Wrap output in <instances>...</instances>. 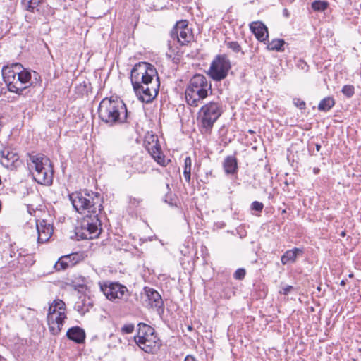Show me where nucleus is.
I'll return each mask as SVG.
<instances>
[{
  "label": "nucleus",
  "mask_w": 361,
  "mask_h": 361,
  "mask_svg": "<svg viewBox=\"0 0 361 361\" xmlns=\"http://www.w3.org/2000/svg\"><path fill=\"white\" fill-rule=\"evenodd\" d=\"M130 80L135 94L142 102L149 103L158 94L159 78L153 65L147 62L136 63L131 70Z\"/></svg>",
  "instance_id": "nucleus-1"
},
{
  "label": "nucleus",
  "mask_w": 361,
  "mask_h": 361,
  "mask_svg": "<svg viewBox=\"0 0 361 361\" xmlns=\"http://www.w3.org/2000/svg\"><path fill=\"white\" fill-rule=\"evenodd\" d=\"M1 73L8 90L19 95L31 86L40 85L42 82L37 72L25 68L19 63L4 66Z\"/></svg>",
  "instance_id": "nucleus-2"
},
{
  "label": "nucleus",
  "mask_w": 361,
  "mask_h": 361,
  "mask_svg": "<svg viewBox=\"0 0 361 361\" xmlns=\"http://www.w3.org/2000/svg\"><path fill=\"white\" fill-rule=\"evenodd\" d=\"M98 116L110 127L130 123L127 106L118 97L104 98L99 104Z\"/></svg>",
  "instance_id": "nucleus-3"
},
{
  "label": "nucleus",
  "mask_w": 361,
  "mask_h": 361,
  "mask_svg": "<svg viewBox=\"0 0 361 361\" xmlns=\"http://www.w3.org/2000/svg\"><path fill=\"white\" fill-rule=\"evenodd\" d=\"M28 167L35 180L44 185L52 183L54 170L50 159L43 154H29Z\"/></svg>",
  "instance_id": "nucleus-4"
},
{
  "label": "nucleus",
  "mask_w": 361,
  "mask_h": 361,
  "mask_svg": "<svg viewBox=\"0 0 361 361\" xmlns=\"http://www.w3.org/2000/svg\"><path fill=\"white\" fill-rule=\"evenodd\" d=\"M212 91V85L207 78L202 74L193 75L185 89V99L192 106H197L199 103L208 96V92Z\"/></svg>",
  "instance_id": "nucleus-5"
},
{
  "label": "nucleus",
  "mask_w": 361,
  "mask_h": 361,
  "mask_svg": "<svg viewBox=\"0 0 361 361\" xmlns=\"http://www.w3.org/2000/svg\"><path fill=\"white\" fill-rule=\"evenodd\" d=\"M134 340L136 344L147 353H156L161 345V341L154 329L142 322L137 324V332Z\"/></svg>",
  "instance_id": "nucleus-6"
},
{
  "label": "nucleus",
  "mask_w": 361,
  "mask_h": 361,
  "mask_svg": "<svg viewBox=\"0 0 361 361\" xmlns=\"http://www.w3.org/2000/svg\"><path fill=\"white\" fill-rule=\"evenodd\" d=\"M101 225L97 214L86 215L82 219L80 226L75 228L74 235H70L69 238L77 240L93 239L98 237L101 233Z\"/></svg>",
  "instance_id": "nucleus-7"
},
{
  "label": "nucleus",
  "mask_w": 361,
  "mask_h": 361,
  "mask_svg": "<svg viewBox=\"0 0 361 361\" xmlns=\"http://www.w3.org/2000/svg\"><path fill=\"white\" fill-rule=\"evenodd\" d=\"M222 113V105L220 102L213 101L203 105L198 112L197 117L202 131L205 133H210Z\"/></svg>",
  "instance_id": "nucleus-8"
},
{
  "label": "nucleus",
  "mask_w": 361,
  "mask_h": 361,
  "mask_svg": "<svg viewBox=\"0 0 361 361\" xmlns=\"http://www.w3.org/2000/svg\"><path fill=\"white\" fill-rule=\"evenodd\" d=\"M66 319V303L61 300H54L49 307L47 322L52 334H58Z\"/></svg>",
  "instance_id": "nucleus-9"
},
{
  "label": "nucleus",
  "mask_w": 361,
  "mask_h": 361,
  "mask_svg": "<svg viewBox=\"0 0 361 361\" xmlns=\"http://www.w3.org/2000/svg\"><path fill=\"white\" fill-rule=\"evenodd\" d=\"M231 68V64L228 56L219 54L212 60L207 74L214 81H221L227 77Z\"/></svg>",
  "instance_id": "nucleus-10"
},
{
  "label": "nucleus",
  "mask_w": 361,
  "mask_h": 361,
  "mask_svg": "<svg viewBox=\"0 0 361 361\" xmlns=\"http://www.w3.org/2000/svg\"><path fill=\"white\" fill-rule=\"evenodd\" d=\"M99 287L101 291L104 294L106 298L111 301L126 299L128 296V290L127 288L118 283H99Z\"/></svg>",
  "instance_id": "nucleus-11"
},
{
  "label": "nucleus",
  "mask_w": 361,
  "mask_h": 361,
  "mask_svg": "<svg viewBox=\"0 0 361 361\" xmlns=\"http://www.w3.org/2000/svg\"><path fill=\"white\" fill-rule=\"evenodd\" d=\"M86 195H88L87 193L84 194L82 192H73L71 195L69 194V201L71 202L74 209L78 213H82L85 210H87L88 212L95 213V202L87 198Z\"/></svg>",
  "instance_id": "nucleus-12"
},
{
  "label": "nucleus",
  "mask_w": 361,
  "mask_h": 361,
  "mask_svg": "<svg viewBox=\"0 0 361 361\" xmlns=\"http://www.w3.org/2000/svg\"><path fill=\"white\" fill-rule=\"evenodd\" d=\"M145 147L152 157L160 165L166 166V160L162 153L158 137L151 135L145 137L144 141Z\"/></svg>",
  "instance_id": "nucleus-13"
},
{
  "label": "nucleus",
  "mask_w": 361,
  "mask_h": 361,
  "mask_svg": "<svg viewBox=\"0 0 361 361\" xmlns=\"http://www.w3.org/2000/svg\"><path fill=\"white\" fill-rule=\"evenodd\" d=\"M171 37L176 39L180 45H185L190 42L192 37V32L188 27V23L186 20L177 22L171 31Z\"/></svg>",
  "instance_id": "nucleus-14"
},
{
  "label": "nucleus",
  "mask_w": 361,
  "mask_h": 361,
  "mask_svg": "<svg viewBox=\"0 0 361 361\" xmlns=\"http://www.w3.org/2000/svg\"><path fill=\"white\" fill-rule=\"evenodd\" d=\"M147 307L156 309L159 314L164 310V304L161 295L154 288L145 286L143 288Z\"/></svg>",
  "instance_id": "nucleus-15"
},
{
  "label": "nucleus",
  "mask_w": 361,
  "mask_h": 361,
  "mask_svg": "<svg viewBox=\"0 0 361 361\" xmlns=\"http://www.w3.org/2000/svg\"><path fill=\"white\" fill-rule=\"evenodd\" d=\"M18 160V154L12 152L9 148L3 147L0 149V163L5 168L12 169L16 166Z\"/></svg>",
  "instance_id": "nucleus-16"
},
{
  "label": "nucleus",
  "mask_w": 361,
  "mask_h": 361,
  "mask_svg": "<svg viewBox=\"0 0 361 361\" xmlns=\"http://www.w3.org/2000/svg\"><path fill=\"white\" fill-rule=\"evenodd\" d=\"M36 226L38 233V243H44L47 242L53 234V226L46 220L42 219L37 221Z\"/></svg>",
  "instance_id": "nucleus-17"
},
{
  "label": "nucleus",
  "mask_w": 361,
  "mask_h": 361,
  "mask_svg": "<svg viewBox=\"0 0 361 361\" xmlns=\"http://www.w3.org/2000/svg\"><path fill=\"white\" fill-rule=\"evenodd\" d=\"M76 296L78 300L75 302L74 309L81 315H84L93 306V300L90 297L87 296L85 293L73 295Z\"/></svg>",
  "instance_id": "nucleus-18"
},
{
  "label": "nucleus",
  "mask_w": 361,
  "mask_h": 361,
  "mask_svg": "<svg viewBox=\"0 0 361 361\" xmlns=\"http://www.w3.org/2000/svg\"><path fill=\"white\" fill-rule=\"evenodd\" d=\"M250 29L259 41L266 43L269 34L268 29L263 23L260 21L252 22L250 24Z\"/></svg>",
  "instance_id": "nucleus-19"
},
{
  "label": "nucleus",
  "mask_w": 361,
  "mask_h": 361,
  "mask_svg": "<svg viewBox=\"0 0 361 361\" xmlns=\"http://www.w3.org/2000/svg\"><path fill=\"white\" fill-rule=\"evenodd\" d=\"M69 286L72 288L71 290L69 289L71 295L85 293L87 290L86 279L82 276L75 277L74 279L71 280Z\"/></svg>",
  "instance_id": "nucleus-20"
},
{
  "label": "nucleus",
  "mask_w": 361,
  "mask_h": 361,
  "mask_svg": "<svg viewBox=\"0 0 361 361\" xmlns=\"http://www.w3.org/2000/svg\"><path fill=\"white\" fill-rule=\"evenodd\" d=\"M86 334L83 329L80 326L69 328V340L78 344L85 343Z\"/></svg>",
  "instance_id": "nucleus-21"
},
{
  "label": "nucleus",
  "mask_w": 361,
  "mask_h": 361,
  "mask_svg": "<svg viewBox=\"0 0 361 361\" xmlns=\"http://www.w3.org/2000/svg\"><path fill=\"white\" fill-rule=\"evenodd\" d=\"M224 169L226 174H235L238 171V161L234 156H228L225 158Z\"/></svg>",
  "instance_id": "nucleus-22"
},
{
  "label": "nucleus",
  "mask_w": 361,
  "mask_h": 361,
  "mask_svg": "<svg viewBox=\"0 0 361 361\" xmlns=\"http://www.w3.org/2000/svg\"><path fill=\"white\" fill-rule=\"evenodd\" d=\"M43 0H23L22 4L25 9L30 12L35 13L39 11V7Z\"/></svg>",
  "instance_id": "nucleus-23"
},
{
  "label": "nucleus",
  "mask_w": 361,
  "mask_h": 361,
  "mask_svg": "<svg viewBox=\"0 0 361 361\" xmlns=\"http://www.w3.org/2000/svg\"><path fill=\"white\" fill-rule=\"evenodd\" d=\"M335 105V100L332 97H327L320 101L318 109L320 111H329Z\"/></svg>",
  "instance_id": "nucleus-24"
},
{
  "label": "nucleus",
  "mask_w": 361,
  "mask_h": 361,
  "mask_svg": "<svg viewBox=\"0 0 361 361\" xmlns=\"http://www.w3.org/2000/svg\"><path fill=\"white\" fill-rule=\"evenodd\" d=\"M301 252L302 250H288L281 257L282 264H286L288 262H295L298 254Z\"/></svg>",
  "instance_id": "nucleus-25"
},
{
  "label": "nucleus",
  "mask_w": 361,
  "mask_h": 361,
  "mask_svg": "<svg viewBox=\"0 0 361 361\" xmlns=\"http://www.w3.org/2000/svg\"><path fill=\"white\" fill-rule=\"evenodd\" d=\"M285 41L281 39H274L267 44V48L270 51H283Z\"/></svg>",
  "instance_id": "nucleus-26"
},
{
  "label": "nucleus",
  "mask_w": 361,
  "mask_h": 361,
  "mask_svg": "<svg viewBox=\"0 0 361 361\" xmlns=\"http://www.w3.org/2000/svg\"><path fill=\"white\" fill-rule=\"evenodd\" d=\"M167 192L164 197V201L165 203L169 204L170 206H176L178 202V197L176 194L171 192L169 184L167 183L166 185Z\"/></svg>",
  "instance_id": "nucleus-27"
},
{
  "label": "nucleus",
  "mask_w": 361,
  "mask_h": 361,
  "mask_svg": "<svg viewBox=\"0 0 361 361\" xmlns=\"http://www.w3.org/2000/svg\"><path fill=\"white\" fill-rule=\"evenodd\" d=\"M86 257L87 255L82 250L71 253L69 254V263H71V265L73 266L75 265L82 261Z\"/></svg>",
  "instance_id": "nucleus-28"
},
{
  "label": "nucleus",
  "mask_w": 361,
  "mask_h": 361,
  "mask_svg": "<svg viewBox=\"0 0 361 361\" xmlns=\"http://www.w3.org/2000/svg\"><path fill=\"white\" fill-rule=\"evenodd\" d=\"M192 160L190 157H186L184 160L183 176L187 183H190L191 177Z\"/></svg>",
  "instance_id": "nucleus-29"
},
{
  "label": "nucleus",
  "mask_w": 361,
  "mask_h": 361,
  "mask_svg": "<svg viewBox=\"0 0 361 361\" xmlns=\"http://www.w3.org/2000/svg\"><path fill=\"white\" fill-rule=\"evenodd\" d=\"M88 85H90V83L85 80L75 85V92L78 97L83 96L85 94L87 93Z\"/></svg>",
  "instance_id": "nucleus-30"
},
{
  "label": "nucleus",
  "mask_w": 361,
  "mask_h": 361,
  "mask_svg": "<svg viewBox=\"0 0 361 361\" xmlns=\"http://www.w3.org/2000/svg\"><path fill=\"white\" fill-rule=\"evenodd\" d=\"M329 7V3L326 1L317 0L312 3V8L314 11L322 12Z\"/></svg>",
  "instance_id": "nucleus-31"
},
{
  "label": "nucleus",
  "mask_w": 361,
  "mask_h": 361,
  "mask_svg": "<svg viewBox=\"0 0 361 361\" xmlns=\"http://www.w3.org/2000/svg\"><path fill=\"white\" fill-rule=\"evenodd\" d=\"M68 259V255L61 256L59 259V260L55 263L54 268L57 271H59L61 269H66L68 266V263L65 261V259Z\"/></svg>",
  "instance_id": "nucleus-32"
},
{
  "label": "nucleus",
  "mask_w": 361,
  "mask_h": 361,
  "mask_svg": "<svg viewBox=\"0 0 361 361\" xmlns=\"http://www.w3.org/2000/svg\"><path fill=\"white\" fill-rule=\"evenodd\" d=\"M228 48L231 49L235 53L240 52L242 55L245 54V52L242 50L240 45L236 41L228 42L226 43Z\"/></svg>",
  "instance_id": "nucleus-33"
},
{
  "label": "nucleus",
  "mask_w": 361,
  "mask_h": 361,
  "mask_svg": "<svg viewBox=\"0 0 361 361\" xmlns=\"http://www.w3.org/2000/svg\"><path fill=\"white\" fill-rule=\"evenodd\" d=\"M341 92L347 98H351L355 94V87L352 85H345L342 87Z\"/></svg>",
  "instance_id": "nucleus-34"
},
{
  "label": "nucleus",
  "mask_w": 361,
  "mask_h": 361,
  "mask_svg": "<svg viewBox=\"0 0 361 361\" xmlns=\"http://www.w3.org/2000/svg\"><path fill=\"white\" fill-rule=\"evenodd\" d=\"M141 202L142 199L140 198H137L132 196L128 197V204L132 208L137 207Z\"/></svg>",
  "instance_id": "nucleus-35"
},
{
  "label": "nucleus",
  "mask_w": 361,
  "mask_h": 361,
  "mask_svg": "<svg viewBox=\"0 0 361 361\" xmlns=\"http://www.w3.org/2000/svg\"><path fill=\"white\" fill-rule=\"evenodd\" d=\"M263 208H264L263 203L258 202V201H254L250 205L251 210L256 211L258 212H262Z\"/></svg>",
  "instance_id": "nucleus-36"
},
{
  "label": "nucleus",
  "mask_w": 361,
  "mask_h": 361,
  "mask_svg": "<svg viewBox=\"0 0 361 361\" xmlns=\"http://www.w3.org/2000/svg\"><path fill=\"white\" fill-rule=\"evenodd\" d=\"M245 269L240 268L235 271L233 276L235 279L242 280L245 278Z\"/></svg>",
  "instance_id": "nucleus-37"
},
{
  "label": "nucleus",
  "mask_w": 361,
  "mask_h": 361,
  "mask_svg": "<svg viewBox=\"0 0 361 361\" xmlns=\"http://www.w3.org/2000/svg\"><path fill=\"white\" fill-rule=\"evenodd\" d=\"M293 104L300 110H304L306 108V103L300 98H295L293 99Z\"/></svg>",
  "instance_id": "nucleus-38"
},
{
  "label": "nucleus",
  "mask_w": 361,
  "mask_h": 361,
  "mask_svg": "<svg viewBox=\"0 0 361 361\" xmlns=\"http://www.w3.org/2000/svg\"><path fill=\"white\" fill-rule=\"evenodd\" d=\"M135 326L133 324H127L123 325L121 328V332L123 334H131L133 332Z\"/></svg>",
  "instance_id": "nucleus-39"
},
{
  "label": "nucleus",
  "mask_w": 361,
  "mask_h": 361,
  "mask_svg": "<svg viewBox=\"0 0 361 361\" xmlns=\"http://www.w3.org/2000/svg\"><path fill=\"white\" fill-rule=\"evenodd\" d=\"M297 67L305 72H307L309 71L308 64L302 59H299L297 62Z\"/></svg>",
  "instance_id": "nucleus-40"
},
{
  "label": "nucleus",
  "mask_w": 361,
  "mask_h": 361,
  "mask_svg": "<svg viewBox=\"0 0 361 361\" xmlns=\"http://www.w3.org/2000/svg\"><path fill=\"white\" fill-rule=\"evenodd\" d=\"M78 116L75 117L74 122L76 124H80V126L83 125V114L80 111L77 110Z\"/></svg>",
  "instance_id": "nucleus-41"
},
{
  "label": "nucleus",
  "mask_w": 361,
  "mask_h": 361,
  "mask_svg": "<svg viewBox=\"0 0 361 361\" xmlns=\"http://www.w3.org/2000/svg\"><path fill=\"white\" fill-rule=\"evenodd\" d=\"M293 289H294L293 286H286V287L283 288L281 290L279 291V293L285 295H287Z\"/></svg>",
  "instance_id": "nucleus-42"
},
{
  "label": "nucleus",
  "mask_w": 361,
  "mask_h": 361,
  "mask_svg": "<svg viewBox=\"0 0 361 361\" xmlns=\"http://www.w3.org/2000/svg\"><path fill=\"white\" fill-rule=\"evenodd\" d=\"M6 90L5 89V87H3V84L1 82H0V97L4 94H6Z\"/></svg>",
  "instance_id": "nucleus-43"
},
{
  "label": "nucleus",
  "mask_w": 361,
  "mask_h": 361,
  "mask_svg": "<svg viewBox=\"0 0 361 361\" xmlns=\"http://www.w3.org/2000/svg\"><path fill=\"white\" fill-rule=\"evenodd\" d=\"M184 361H196V360L195 359L194 357H192V355H187L185 357V360Z\"/></svg>",
  "instance_id": "nucleus-44"
},
{
  "label": "nucleus",
  "mask_w": 361,
  "mask_h": 361,
  "mask_svg": "<svg viewBox=\"0 0 361 361\" xmlns=\"http://www.w3.org/2000/svg\"><path fill=\"white\" fill-rule=\"evenodd\" d=\"M283 15L286 17V18H288L290 16V13H289V11L287 8H284L283 10Z\"/></svg>",
  "instance_id": "nucleus-45"
},
{
  "label": "nucleus",
  "mask_w": 361,
  "mask_h": 361,
  "mask_svg": "<svg viewBox=\"0 0 361 361\" xmlns=\"http://www.w3.org/2000/svg\"><path fill=\"white\" fill-rule=\"evenodd\" d=\"M59 3H61V6H63V8H66V1L67 0H57Z\"/></svg>",
  "instance_id": "nucleus-46"
},
{
  "label": "nucleus",
  "mask_w": 361,
  "mask_h": 361,
  "mask_svg": "<svg viewBox=\"0 0 361 361\" xmlns=\"http://www.w3.org/2000/svg\"><path fill=\"white\" fill-rule=\"evenodd\" d=\"M319 171H320V170L319 168L315 167L313 169V173L314 174H318L319 173Z\"/></svg>",
  "instance_id": "nucleus-47"
},
{
  "label": "nucleus",
  "mask_w": 361,
  "mask_h": 361,
  "mask_svg": "<svg viewBox=\"0 0 361 361\" xmlns=\"http://www.w3.org/2000/svg\"><path fill=\"white\" fill-rule=\"evenodd\" d=\"M315 147H316V150L317 152H319L320 150V149H321V145L317 143V144L315 145Z\"/></svg>",
  "instance_id": "nucleus-48"
},
{
  "label": "nucleus",
  "mask_w": 361,
  "mask_h": 361,
  "mask_svg": "<svg viewBox=\"0 0 361 361\" xmlns=\"http://www.w3.org/2000/svg\"><path fill=\"white\" fill-rule=\"evenodd\" d=\"M186 251H188V250H181V254L183 255H184V256L187 255V252Z\"/></svg>",
  "instance_id": "nucleus-49"
},
{
  "label": "nucleus",
  "mask_w": 361,
  "mask_h": 361,
  "mask_svg": "<svg viewBox=\"0 0 361 361\" xmlns=\"http://www.w3.org/2000/svg\"><path fill=\"white\" fill-rule=\"evenodd\" d=\"M345 281L342 280V281H341V286H345Z\"/></svg>",
  "instance_id": "nucleus-50"
},
{
  "label": "nucleus",
  "mask_w": 361,
  "mask_h": 361,
  "mask_svg": "<svg viewBox=\"0 0 361 361\" xmlns=\"http://www.w3.org/2000/svg\"><path fill=\"white\" fill-rule=\"evenodd\" d=\"M248 133H249L250 134H253V133H255V131H254V130H248Z\"/></svg>",
  "instance_id": "nucleus-51"
},
{
  "label": "nucleus",
  "mask_w": 361,
  "mask_h": 361,
  "mask_svg": "<svg viewBox=\"0 0 361 361\" xmlns=\"http://www.w3.org/2000/svg\"><path fill=\"white\" fill-rule=\"evenodd\" d=\"M341 235L344 237L345 236V231H342L341 233Z\"/></svg>",
  "instance_id": "nucleus-52"
},
{
  "label": "nucleus",
  "mask_w": 361,
  "mask_h": 361,
  "mask_svg": "<svg viewBox=\"0 0 361 361\" xmlns=\"http://www.w3.org/2000/svg\"><path fill=\"white\" fill-rule=\"evenodd\" d=\"M28 212L32 214V212H35V209H30V208H28Z\"/></svg>",
  "instance_id": "nucleus-53"
},
{
  "label": "nucleus",
  "mask_w": 361,
  "mask_h": 361,
  "mask_svg": "<svg viewBox=\"0 0 361 361\" xmlns=\"http://www.w3.org/2000/svg\"><path fill=\"white\" fill-rule=\"evenodd\" d=\"M28 212L32 214V212H35V209H30V208H28Z\"/></svg>",
  "instance_id": "nucleus-54"
},
{
  "label": "nucleus",
  "mask_w": 361,
  "mask_h": 361,
  "mask_svg": "<svg viewBox=\"0 0 361 361\" xmlns=\"http://www.w3.org/2000/svg\"><path fill=\"white\" fill-rule=\"evenodd\" d=\"M28 212L32 214V212H35V209H30V208H28Z\"/></svg>",
  "instance_id": "nucleus-55"
},
{
  "label": "nucleus",
  "mask_w": 361,
  "mask_h": 361,
  "mask_svg": "<svg viewBox=\"0 0 361 361\" xmlns=\"http://www.w3.org/2000/svg\"><path fill=\"white\" fill-rule=\"evenodd\" d=\"M284 183H285L286 185H288L289 184V182H288V180H285V182H284Z\"/></svg>",
  "instance_id": "nucleus-56"
},
{
  "label": "nucleus",
  "mask_w": 361,
  "mask_h": 361,
  "mask_svg": "<svg viewBox=\"0 0 361 361\" xmlns=\"http://www.w3.org/2000/svg\"><path fill=\"white\" fill-rule=\"evenodd\" d=\"M2 246L4 247L5 248L7 247V245L6 244H4Z\"/></svg>",
  "instance_id": "nucleus-57"
},
{
  "label": "nucleus",
  "mask_w": 361,
  "mask_h": 361,
  "mask_svg": "<svg viewBox=\"0 0 361 361\" xmlns=\"http://www.w3.org/2000/svg\"><path fill=\"white\" fill-rule=\"evenodd\" d=\"M188 329L189 330H191L192 329V327L190 326H188Z\"/></svg>",
  "instance_id": "nucleus-58"
},
{
  "label": "nucleus",
  "mask_w": 361,
  "mask_h": 361,
  "mask_svg": "<svg viewBox=\"0 0 361 361\" xmlns=\"http://www.w3.org/2000/svg\"><path fill=\"white\" fill-rule=\"evenodd\" d=\"M68 331H67L66 333V336H68Z\"/></svg>",
  "instance_id": "nucleus-59"
},
{
  "label": "nucleus",
  "mask_w": 361,
  "mask_h": 361,
  "mask_svg": "<svg viewBox=\"0 0 361 361\" xmlns=\"http://www.w3.org/2000/svg\"><path fill=\"white\" fill-rule=\"evenodd\" d=\"M353 274H350V275H349V277H353Z\"/></svg>",
  "instance_id": "nucleus-60"
}]
</instances>
